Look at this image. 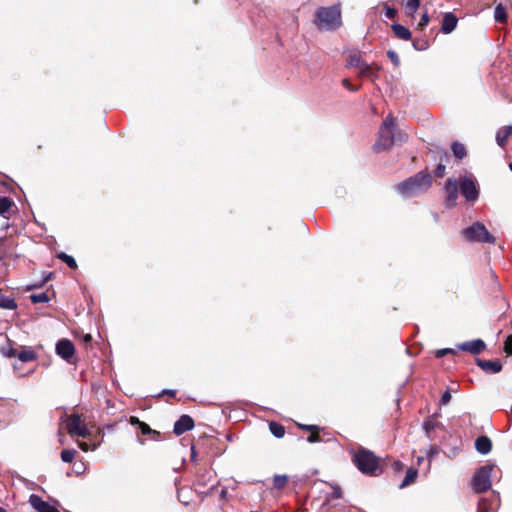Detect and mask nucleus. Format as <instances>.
Masks as SVG:
<instances>
[{
	"mask_svg": "<svg viewBox=\"0 0 512 512\" xmlns=\"http://www.w3.org/2000/svg\"><path fill=\"white\" fill-rule=\"evenodd\" d=\"M387 56L395 66H398L400 64L399 56L395 51L389 50L387 52Z\"/></svg>",
	"mask_w": 512,
	"mask_h": 512,
	"instance_id": "obj_38",
	"label": "nucleus"
},
{
	"mask_svg": "<svg viewBox=\"0 0 512 512\" xmlns=\"http://www.w3.org/2000/svg\"><path fill=\"white\" fill-rule=\"evenodd\" d=\"M459 348L463 351H467L472 354H479L481 351L485 349V343L480 339H476L473 341L462 343L459 346Z\"/></svg>",
	"mask_w": 512,
	"mask_h": 512,
	"instance_id": "obj_14",
	"label": "nucleus"
},
{
	"mask_svg": "<svg viewBox=\"0 0 512 512\" xmlns=\"http://www.w3.org/2000/svg\"><path fill=\"white\" fill-rule=\"evenodd\" d=\"M314 22L315 24H320V8L315 11Z\"/></svg>",
	"mask_w": 512,
	"mask_h": 512,
	"instance_id": "obj_48",
	"label": "nucleus"
},
{
	"mask_svg": "<svg viewBox=\"0 0 512 512\" xmlns=\"http://www.w3.org/2000/svg\"><path fill=\"white\" fill-rule=\"evenodd\" d=\"M299 427L310 432L307 437L308 442L315 443L320 440V428L317 425H299Z\"/></svg>",
	"mask_w": 512,
	"mask_h": 512,
	"instance_id": "obj_20",
	"label": "nucleus"
},
{
	"mask_svg": "<svg viewBox=\"0 0 512 512\" xmlns=\"http://www.w3.org/2000/svg\"><path fill=\"white\" fill-rule=\"evenodd\" d=\"M176 390H171V389H166V390H163L160 394H159V397L160 396H164V395H167L169 397H172L174 398L176 396Z\"/></svg>",
	"mask_w": 512,
	"mask_h": 512,
	"instance_id": "obj_46",
	"label": "nucleus"
},
{
	"mask_svg": "<svg viewBox=\"0 0 512 512\" xmlns=\"http://www.w3.org/2000/svg\"><path fill=\"white\" fill-rule=\"evenodd\" d=\"M195 423L191 416L189 415H182L180 418L175 422L173 433L177 436L182 435L183 433L190 431L194 428Z\"/></svg>",
	"mask_w": 512,
	"mask_h": 512,
	"instance_id": "obj_11",
	"label": "nucleus"
},
{
	"mask_svg": "<svg viewBox=\"0 0 512 512\" xmlns=\"http://www.w3.org/2000/svg\"><path fill=\"white\" fill-rule=\"evenodd\" d=\"M460 189L462 195L469 202H473L478 198V189L476 182L471 177H464L460 182Z\"/></svg>",
	"mask_w": 512,
	"mask_h": 512,
	"instance_id": "obj_10",
	"label": "nucleus"
},
{
	"mask_svg": "<svg viewBox=\"0 0 512 512\" xmlns=\"http://www.w3.org/2000/svg\"><path fill=\"white\" fill-rule=\"evenodd\" d=\"M81 342L84 344L85 348H88V346H91L92 343V336L91 334H85L83 335Z\"/></svg>",
	"mask_w": 512,
	"mask_h": 512,
	"instance_id": "obj_42",
	"label": "nucleus"
},
{
	"mask_svg": "<svg viewBox=\"0 0 512 512\" xmlns=\"http://www.w3.org/2000/svg\"><path fill=\"white\" fill-rule=\"evenodd\" d=\"M322 493L327 494V502L332 499H338L341 497V489L338 486H333L327 482H322Z\"/></svg>",
	"mask_w": 512,
	"mask_h": 512,
	"instance_id": "obj_17",
	"label": "nucleus"
},
{
	"mask_svg": "<svg viewBox=\"0 0 512 512\" xmlns=\"http://www.w3.org/2000/svg\"><path fill=\"white\" fill-rule=\"evenodd\" d=\"M429 21H430V18H429V16H428V13H427V12H425V13H423V15H422V17H421V20H420V22H419V24H418V25H419V27L423 28V27H425L426 25H428Z\"/></svg>",
	"mask_w": 512,
	"mask_h": 512,
	"instance_id": "obj_43",
	"label": "nucleus"
},
{
	"mask_svg": "<svg viewBox=\"0 0 512 512\" xmlns=\"http://www.w3.org/2000/svg\"><path fill=\"white\" fill-rule=\"evenodd\" d=\"M477 364L484 371L489 373H498L502 369V364L498 360H478Z\"/></svg>",
	"mask_w": 512,
	"mask_h": 512,
	"instance_id": "obj_15",
	"label": "nucleus"
},
{
	"mask_svg": "<svg viewBox=\"0 0 512 512\" xmlns=\"http://www.w3.org/2000/svg\"><path fill=\"white\" fill-rule=\"evenodd\" d=\"M512 134V126H506L499 129L496 133V141L497 144L503 147L508 139V137Z\"/></svg>",
	"mask_w": 512,
	"mask_h": 512,
	"instance_id": "obj_21",
	"label": "nucleus"
},
{
	"mask_svg": "<svg viewBox=\"0 0 512 512\" xmlns=\"http://www.w3.org/2000/svg\"><path fill=\"white\" fill-rule=\"evenodd\" d=\"M494 18L496 22L505 23L507 21V14L502 4H498L495 7Z\"/></svg>",
	"mask_w": 512,
	"mask_h": 512,
	"instance_id": "obj_29",
	"label": "nucleus"
},
{
	"mask_svg": "<svg viewBox=\"0 0 512 512\" xmlns=\"http://www.w3.org/2000/svg\"><path fill=\"white\" fill-rule=\"evenodd\" d=\"M435 454H437V448L436 447H430L429 449V452L427 454V456L429 458L433 457Z\"/></svg>",
	"mask_w": 512,
	"mask_h": 512,
	"instance_id": "obj_49",
	"label": "nucleus"
},
{
	"mask_svg": "<svg viewBox=\"0 0 512 512\" xmlns=\"http://www.w3.org/2000/svg\"><path fill=\"white\" fill-rule=\"evenodd\" d=\"M417 474H418V472L416 469L409 468L406 472V475H405V478H404L402 484L400 485V488H404V487L414 483L416 480Z\"/></svg>",
	"mask_w": 512,
	"mask_h": 512,
	"instance_id": "obj_26",
	"label": "nucleus"
},
{
	"mask_svg": "<svg viewBox=\"0 0 512 512\" xmlns=\"http://www.w3.org/2000/svg\"><path fill=\"white\" fill-rule=\"evenodd\" d=\"M17 307L15 300L0 292V308L2 309H15Z\"/></svg>",
	"mask_w": 512,
	"mask_h": 512,
	"instance_id": "obj_24",
	"label": "nucleus"
},
{
	"mask_svg": "<svg viewBox=\"0 0 512 512\" xmlns=\"http://www.w3.org/2000/svg\"><path fill=\"white\" fill-rule=\"evenodd\" d=\"M0 512H6V510L2 507H0Z\"/></svg>",
	"mask_w": 512,
	"mask_h": 512,
	"instance_id": "obj_57",
	"label": "nucleus"
},
{
	"mask_svg": "<svg viewBox=\"0 0 512 512\" xmlns=\"http://www.w3.org/2000/svg\"><path fill=\"white\" fill-rule=\"evenodd\" d=\"M453 350L452 349H440V350H437L435 355L437 358H440L442 356H444L445 354L447 353H452Z\"/></svg>",
	"mask_w": 512,
	"mask_h": 512,
	"instance_id": "obj_47",
	"label": "nucleus"
},
{
	"mask_svg": "<svg viewBox=\"0 0 512 512\" xmlns=\"http://www.w3.org/2000/svg\"><path fill=\"white\" fill-rule=\"evenodd\" d=\"M17 358L21 362H32L38 359V355L31 347H23L21 351L18 352Z\"/></svg>",
	"mask_w": 512,
	"mask_h": 512,
	"instance_id": "obj_19",
	"label": "nucleus"
},
{
	"mask_svg": "<svg viewBox=\"0 0 512 512\" xmlns=\"http://www.w3.org/2000/svg\"><path fill=\"white\" fill-rule=\"evenodd\" d=\"M402 468H403V464H402L401 462L396 461V462L394 463V469H395L396 471H400Z\"/></svg>",
	"mask_w": 512,
	"mask_h": 512,
	"instance_id": "obj_52",
	"label": "nucleus"
},
{
	"mask_svg": "<svg viewBox=\"0 0 512 512\" xmlns=\"http://www.w3.org/2000/svg\"><path fill=\"white\" fill-rule=\"evenodd\" d=\"M76 451L74 449H64L61 452V459L63 462L70 463L75 457Z\"/></svg>",
	"mask_w": 512,
	"mask_h": 512,
	"instance_id": "obj_34",
	"label": "nucleus"
},
{
	"mask_svg": "<svg viewBox=\"0 0 512 512\" xmlns=\"http://www.w3.org/2000/svg\"><path fill=\"white\" fill-rule=\"evenodd\" d=\"M446 204L448 207H453L458 198V182L455 178H449L445 185Z\"/></svg>",
	"mask_w": 512,
	"mask_h": 512,
	"instance_id": "obj_12",
	"label": "nucleus"
},
{
	"mask_svg": "<svg viewBox=\"0 0 512 512\" xmlns=\"http://www.w3.org/2000/svg\"><path fill=\"white\" fill-rule=\"evenodd\" d=\"M397 14V11L394 8L385 6V16L388 19H393Z\"/></svg>",
	"mask_w": 512,
	"mask_h": 512,
	"instance_id": "obj_41",
	"label": "nucleus"
},
{
	"mask_svg": "<svg viewBox=\"0 0 512 512\" xmlns=\"http://www.w3.org/2000/svg\"><path fill=\"white\" fill-rule=\"evenodd\" d=\"M451 400V393L449 390L445 391L440 399V405H447Z\"/></svg>",
	"mask_w": 512,
	"mask_h": 512,
	"instance_id": "obj_40",
	"label": "nucleus"
},
{
	"mask_svg": "<svg viewBox=\"0 0 512 512\" xmlns=\"http://www.w3.org/2000/svg\"><path fill=\"white\" fill-rule=\"evenodd\" d=\"M362 57L358 52H353L348 57V65L356 68L362 62Z\"/></svg>",
	"mask_w": 512,
	"mask_h": 512,
	"instance_id": "obj_33",
	"label": "nucleus"
},
{
	"mask_svg": "<svg viewBox=\"0 0 512 512\" xmlns=\"http://www.w3.org/2000/svg\"><path fill=\"white\" fill-rule=\"evenodd\" d=\"M368 64L364 61H362L360 63V65H358L356 68L358 69V74L361 72L362 69H364L365 66H367Z\"/></svg>",
	"mask_w": 512,
	"mask_h": 512,
	"instance_id": "obj_53",
	"label": "nucleus"
},
{
	"mask_svg": "<svg viewBox=\"0 0 512 512\" xmlns=\"http://www.w3.org/2000/svg\"><path fill=\"white\" fill-rule=\"evenodd\" d=\"M431 184L432 179L430 174L421 171L415 176L399 183L396 189L402 196L412 197L426 191Z\"/></svg>",
	"mask_w": 512,
	"mask_h": 512,
	"instance_id": "obj_1",
	"label": "nucleus"
},
{
	"mask_svg": "<svg viewBox=\"0 0 512 512\" xmlns=\"http://www.w3.org/2000/svg\"><path fill=\"white\" fill-rule=\"evenodd\" d=\"M406 138H407L406 134H403V135L399 134V141H404V140H406Z\"/></svg>",
	"mask_w": 512,
	"mask_h": 512,
	"instance_id": "obj_55",
	"label": "nucleus"
},
{
	"mask_svg": "<svg viewBox=\"0 0 512 512\" xmlns=\"http://www.w3.org/2000/svg\"><path fill=\"white\" fill-rule=\"evenodd\" d=\"M435 174L438 177H443L445 174V166L443 164H439L435 170Z\"/></svg>",
	"mask_w": 512,
	"mask_h": 512,
	"instance_id": "obj_45",
	"label": "nucleus"
},
{
	"mask_svg": "<svg viewBox=\"0 0 512 512\" xmlns=\"http://www.w3.org/2000/svg\"><path fill=\"white\" fill-rule=\"evenodd\" d=\"M377 70L378 67L375 68L373 65L368 64L367 66L364 67V69L361 70L359 75L374 80L375 78L378 77Z\"/></svg>",
	"mask_w": 512,
	"mask_h": 512,
	"instance_id": "obj_28",
	"label": "nucleus"
},
{
	"mask_svg": "<svg viewBox=\"0 0 512 512\" xmlns=\"http://www.w3.org/2000/svg\"><path fill=\"white\" fill-rule=\"evenodd\" d=\"M14 206V202L11 198L6 196H0V215L6 217V213Z\"/></svg>",
	"mask_w": 512,
	"mask_h": 512,
	"instance_id": "obj_23",
	"label": "nucleus"
},
{
	"mask_svg": "<svg viewBox=\"0 0 512 512\" xmlns=\"http://www.w3.org/2000/svg\"><path fill=\"white\" fill-rule=\"evenodd\" d=\"M423 459H424L423 457H418V459H417V463H418V464H421V462L423 461Z\"/></svg>",
	"mask_w": 512,
	"mask_h": 512,
	"instance_id": "obj_56",
	"label": "nucleus"
},
{
	"mask_svg": "<svg viewBox=\"0 0 512 512\" xmlns=\"http://www.w3.org/2000/svg\"><path fill=\"white\" fill-rule=\"evenodd\" d=\"M420 6V0H408L406 7L411 12L414 13Z\"/></svg>",
	"mask_w": 512,
	"mask_h": 512,
	"instance_id": "obj_37",
	"label": "nucleus"
},
{
	"mask_svg": "<svg viewBox=\"0 0 512 512\" xmlns=\"http://www.w3.org/2000/svg\"><path fill=\"white\" fill-rule=\"evenodd\" d=\"M269 430L277 438H282L285 435L284 426L275 421L269 423Z\"/></svg>",
	"mask_w": 512,
	"mask_h": 512,
	"instance_id": "obj_25",
	"label": "nucleus"
},
{
	"mask_svg": "<svg viewBox=\"0 0 512 512\" xmlns=\"http://www.w3.org/2000/svg\"><path fill=\"white\" fill-rule=\"evenodd\" d=\"M493 469L492 465H485L477 470L472 479V486L476 492H484L491 487V473Z\"/></svg>",
	"mask_w": 512,
	"mask_h": 512,
	"instance_id": "obj_7",
	"label": "nucleus"
},
{
	"mask_svg": "<svg viewBox=\"0 0 512 512\" xmlns=\"http://www.w3.org/2000/svg\"><path fill=\"white\" fill-rule=\"evenodd\" d=\"M52 276H53V273H52V272L48 273V274L45 276V278L42 280V282H41V284H40L39 286H42L44 283L48 282V281L52 278Z\"/></svg>",
	"mask_w": 512,
	"mask_h": 512,
	"instance_id": "obj_50",
	"label": "nucleus"
},
{
	"mask_svg": "<svg viewBox=\"0 0 512 512\" xmlns=\"http://www.w3.org/2000/svg\"><path fill=\"white\" fill-rule=\"evenodd\" d=\"M288 482V477L286 475H275L273 478V487L275 489H283Z\"/></svg>",
	"mask_w": 512,
	"mask_h": 512,
	"instance_id": "obj_31",
	"label": "nucleus"
},
{
	"mask_svg": "<svg viewBox=\"0 0 512 512\" xmlns=\"http://www.w3.org/2000/svg\"><path fill=\"white\" fill-rule=\"evenodd\" d=\"M492 509L489 501L485 498L481 499L478 504V512H489Z\"/></svg>",
	"mask_w": 512,
	"mask_h": 512,
	"instance_id": "obj_36",
	"label": "nucleus"
},
{
	"mask_svg": "<svg viewBox=\"0 0 512 512\" xmlns=\"http://www.w3.org/2000/svg\"><path fill=\"white\" fill-rule=\"evenodd\" d=\"M66 430L70 436H78L86 438L89 435V431L86 427L84 420L78 413H72L67 415L65 419Z\"/></svg>",
	"mask_w": 512,
	"mask_h": 512,
	"instance_id": "obj_6",
	"label": "nucleus"
},
{
	"mask_svg": "<svg viewBox=\"0 0 512 512\" xmlns=\"http://www.w3.org/2000/svg\"><path fill=\"white\" fill-rule=\"evenodd\" d=\"M29 298H30L31 302L34 304L46 303L50 300V298L46 292H41L38 294H31Z\"/></svg>",
	"mask_w": 512,
	"mask_h": 512,
	"instance_id": "obj_32",
	"label": "nucleus"
},
{
	"mask_svg": "<svg viewBox=\"0 0 512 512\" xmlns=\"http://www.w3.org/2000/svg\"><path fill=\"white\" fill-rule=\"evenodd\" d=\"M57 355L69 364H75V346L69 339L63 338L56 343L55 347Z\"/></svg>",
	"mask_w": 512,
	"mask_h": 512,
	"instance_id": "obj_8",
	"label": "nucleus"
},
{
	"mask_svg": "<svg viewBox=\"0 0 512 512\" xmlns=\"http://www.w3.org/2000/svg\"><path fill=\"white\" fill-rule=\"evenodd\" d=\"M79 447L81 448V450L87 452L89 450V446L86 442H79Z\"/></svg>",
	"mask_w": 512,
	"mask_h": 512,
	"instance_id": "obj_51",
	"label": "nucleus"
},
{
	"mask_svg": "<svg viewBox=\"0 0 512 512\" xmlns=\"http://www.w3.org/2000/svg\"><path fill=\"white\" fill-rule=\"evenodd\" d=\"M509 168L512 171V163L509 164Z\"/></svg>",
	"mask_w": 512,
	"mask_h": 512,
	"instance_id": "obj_58",
	"label": "nucleus"
},
{
	"mask_svg": "<svg viewBox=\"0 0 512 512\" xmlns=\"http://www.w3.org/2000/svg\"><path fill=\"white\" fill-rule=\"evenodd\" d=\"M197 456L194 446L191 448V460L194 461Z\"/></svg>",
	"mask_w": 512,
	"mask_h": 512,
	"instance_id": "obj_54",
	"label": "nucleus"
},
{
	"mask_svg": "<svg viewBox=\"0 0 512 512\" xmlns=\"http://www.w3.org/2000/svg\"><path fill=\"white\" fill-rule=\"evenodd\" d=\"M476 450L481 454H487L491 451V440L486 436H480L475 441Z\"/></svg>",
	"mask_w": 512,
	"mask_h": 512,
	"instance_id": "obj_18",
	"label": "nucleus"
},
{
	"mask_svg": "<svg viewBox=\"0 0 512 512\" xmlns=\"http://www.w3.org/2000/svg\"><path fill=\"white\" fill-rule=\"evenodd\" d=\"M451 148H452V152L456 158L462 159L466 156V148L462 143L454 142L452 144Z\"/></svg>",
	"mask_w": 512,
	"mask_h": 512,
	"instance_id": "obj_30",
	"label": "nucleus"
},
{
	"mask_svg": "<svg viewBox=\"0 0 512 512\" xmlns=\"http://www.w3.org/2000/svg\"><path fill=\"white\" fill-rule=\"evenodd\" d=\"M504 351H505L508 355H512V335H509V336L506 338L505 345H504Z\"/></svg>",
	"mask_w": 512,
	"mask_h": 512,
	"instance_id": "obj_39",
	"label": "nucleus"
},
{
	"mask_svg": "<svg viewBox=\"0 0 512 512\" xmlns=\"http://www.w3.org/2000/svg\"><path fill=\"white\" fill-rule=\"evenodd\" d=\"M394 126L395 119L392 116V114H389L383 121L379 130L378 139L374 144V149L376 151L380 152L386 150L396 142V138L394 135Z\"/></svg>",
	"mask_w": 512,
	"mask_h": 512,
	"instance_id": "obj_3",
	"label": "nucleus"
},
{
	"mask_svg": "<svg viewBox=\"0 0 512 512\" xmlns=\"http://www.w3.org/2000/svg\"><path fill=\"white\" fill-rule=\"evenodd\" d=\"M29 503L38 512H60L56 507L42 500V498L36 494L30 495Z\"/></svg>",
	"mask_w": 512,
	"mask_h": 512,
	"instance_id": "obj_13",
	"label": "nucleus"
},
{
	"mask_svg": "<svg viewBox=\"0 0 512 512\" xmlns=\"http://www.w3.org/2000/svg\"><path fill=\"white\" fill-rule=\"evenodd\" d=\"M353 462L363 474L376 476L381 472L380 459L370 450L359 449L354 453Z\"/></svg>",
	"mask_w": 512,
	"mask_h": 512,
	"instance_id": "obj_2",
	"label": "nucleus"
},
{
	"mask_svg": "<svg viewBox=\"0 0 512 512\" xmlns=\"http://www.w3.org/2000/svg\"><path fill=\"white\" fill-rule=\"evenodd\" d=\"M57 258L63 261L71 269H77L78 267L76 260L65 252L58 253Z\"/></svg>",
	"mask_w": 512,
	"mask_h": 512,
	"instance_id": "obj_27",
	"label": "nucleus"
},
{
	"mask_svg": "<svg viewBox=\"0 0 512 512\" xmlns=\"http://www.w3.org/2000/svg\"><path fill=\"white\" fill-rule=\"evenodd\" d=\"M392 29L398 38H400L402 40H410L411 39V32L403 25L394 24L392 26Z\"/></svg>",
	"mask_w": 512,
	"mask_h": 512,
	"instance_id": "obj_22",
	"label": "nucleus"
},
{
	"mask_svg": "<svg viewBox=\"0 0 512 512\" xmlns=\"http://www.w3.org/2000/svg\"><path fill=\"white\" fill-rule=\"evenodd\" d=\"M129 423L132 426H135L140 431V433L142 435L148 436L149 439H151L153 441L162 440V435L159 431L150 428V426L147 423L141 421L138 417L131 416L129 418Z\"/></svg>",
	"mask_w": 512,
	"mask_h": 512,
	"instance_id": "obj_9",
	"label": "nucleus"
},
{
	"mask_svg": "<svg viewBox=\"0 0 512 512\" xmlns=\"http://www.w3.org/2000/svg\"><path fill=\"white\" fill-rule=\"evenodd\" d=\"M457 18L452 13H446L442 21L441 31L445 34L451 33L457 26Z\"/></svg>",
	"mask_w": 512,
	"mask_h": 512,
	"instance_id": "obj_16",
	"label": "nucleus"
},
{
	"mask_svg": "<svg viewBox=\"0 0 512 512\" xmlns=\"http://www.w3.org/2000/svg\"><path fill=\"white\" fill-rule=\"evenodd\" d=\"M342 16L339 5L322 8V29L335 30L341 27Z\"/></svg>",
	"mask_w": 512,
	"mask_h": 512,
	"instance_id": "obj_4",
	"label": "nucleus"
},
{
	"mask_svg": "<svg viewBox=\"0 0 512 512\" xmlns=\"http://www.w3.org/2000/svg\"><path fill=\"white\" fill-rule=\"evenodd\" d=\"M342 84L343 86L347 89V90H350V91H356L358 90V86H353L351 85V83L349 82L348 79H343L342 80Z\"/></svg>",
	"mask_w": 512,
	"mask_h": 512,
	"instance_id": "obj_44",
	"label": "nucleus"
},
{
	"mask_svg": "<svg viewBox=\"0 0 512 512\" xmlns=\"http://www.w3.org/2000/svg\"><path fill=\"white\" fill-rule=\"evenodd\" d=\"M464 236L469 241H477L484 243H494L495 238L489 233L486 227L480 223L476 222L470 227L464 230Z\"/></svg>",
	"mask_w": 512,
	"mask_h": 512,
	"instance_id": "obj_5",
	"label": "nucleus"
},
{
	"mask_svg": "<svg viewBox=\"0 0 512 512\" xmlns=\"http://www.w3.org/2000/svg\"><path fill=\"white\" fill-rule=\"evenodd\" d=\"M18 350L13 348L11 343H9V348H3L2 349V354L8 358H13V357H16L18 356Z\"/></svg>",
	"mask_w": 512,
	"mask_h": 512,
	"instance_id": "obj_35",
	"label": "nucleus"
}]
</instances>
